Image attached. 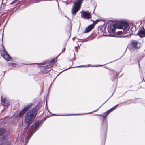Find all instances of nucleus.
<instances>
[{"mask_svg": "<svg viewBox=\"0 0 145 145\" xmlns=\"http://www.w3.org/2000/svg\"><path fill=\"white\" fill-rule=\"evenodd\" d=\"M37 111L35 108H33L27 112L24 116V122L26 125V129H28L29 124L31 123L32 120L36 116Z\"/></svg>", "mask_w": 145, "mask_h": 145, "instance_id": "1", "label": "nucleus"}, {"mask_svg": "<svg viewBox=\"0 0 145 145\" xmlns=\"http://www.w3.org/2000/svg\"><path fill=\"white\" fill-rule=\"evenodd\" d=\"M116 28L122 29L121 32L124 33H127L129 29L128 24L125 21H121L119 24H114L112 26V31L113 32H114Z\"/></svg>", "mask_w": 145, "mask_h": 145, "instance_id": "2", "label": "nucleus"}, {"mask_svg": "<svg viewBox=\"0 0 145 145\" xmlns=\"http://www.w3.org/2000/svg\"><path fill=\"white\" fill-rule=\"evenodd\" d=\"M39 124V121H37L36 122L34 125H33L31 127V129L30 130H32V131L31 133V134L29 135L27 133V135H25L23 139V140L24 141H25L26 143L27 142L31 136L37 130V128L38 127Z\"/></svg>", "mask_w": 145, "mask_h": 145, "instance_id": "3", "label": "nucleus"}, {"mask_svg": "<svg viewBox=\"0 0 145 145\" xmlns=\"http://www.w3.org/2000/svg\"><path fill=\"white\" fill-rule=\"evenodd\" d=\"M76 0L77 1L74 3L72 10V14L74 15H75L76 12L79 10L81 4L84 0Z\"/></svg>", "mask_w": 145, "mask_h": 145, "instance_id": "4", "label": "nucleus"}, {"mask_svg": "<svg viewBox=\"0 0 145 145\" xmlns=\"http://www.w3.org/2000/svg\"><path fill=\"white\" fill-rule=\"evenodd\" d=\"M33 105V103H30L26 106L19 113V116L21 117L24 115L29 108L32 106Z\"/></svg>", "mask_w": 145, "mask_h": 145, "instance_id": "5", "label": "nucleus"}, {"mask_svg": "<svg viewBox=\"0 0 145 145\" xmlns=\"http://www.w3.org/2000/svg\"><path fill=\"white\" fill-rule=\"evenodd\" d=\"M119 104H117L114 107L111 108L109 110L105 112L103 115V114H99L97 115H97H98L99 116H102L104 118H106L108 115L111 112L113 111L114 109H115L118 106H119Z\"/></svg>", "mask_w": 145, "mask_h": 145, "instance_id": "6", "label": "nucleus"}, {"mask_svg": "<svg viewBox=\"0 0 145 145\" xmlns=\"http://www.w3.org/2000/svg\"><path fill=\"white\" fill-rule=\"evenodd\" d=\"M81 17L84 19L86 18L87 19H89L91 18L90 13L88 11H82L81 12Z\"/></svg>", "mask_w": 145, "mask_h": 145, "instance_id": "7", "label": "nucleus"}, {"mask_svg": "<svg viewBox=\"0 0 145 145\" xmlns=\"http://www.w3.org/2000/svg\"><path fill=\"white\" fill-rule=\"evenodd\" d=\"M1 54L4 58L7 61H8L10 60L11 59L10 56L5 50L2 51L1 52Z\"/></svg>", "mask_w": 145, "mask_h": 145, "instance_id": "8", "label": "nucleus"}, {"mask_svg": "<svg viewBox=\"0 0 145 145\" xmlns=\"http://www.w3.org/2000/svg\"><path fill=\"white\" fill-rule=\"evenodd\" d=\"M132 46L135 49H138L140 46L139 42L135 40H133L132 42Z\"/></svg>", "mask_w": 145, "mask_h": 145, "instance_id": "9", "label": "nucleus"}, {"mask_svg": "<svg viewBox=\"0 0 145 145\" xmlns=\"http://www.w3.org/2000/svg\"><path fill=\"white\" fill-rule=\"evenodd\" d=\"M138 33L140 37H145V30L144 29H140Z\"/></svg>", "mask_w": 145, "mask_h": 145, "instance_id": "10", "label": "nucleus"}, {"mask_svg": "<svg viewBox=\"0 0 145 145\" xmlns=\"http://www.w3.org/2000/svg\"><path fill=\"white\" fill-rule=\"evenodd\" d=\"M94 25L93 24H91L86 27L85 29L84 33H88L91 31L94 28Z\"/></svg>", "mask_w": 145, "mask_h": 145, "instance_id": "11", "label": "nucleus"}, {"mask_svg": "<svg viewBox=\"0 0 145 145\" xmlns=\"http://www.w3.org/2000/svg\"><path fill=\"white\" fill-rule=\"evenodd\" d=\"M55 59H53L52 60L49 62V64L48 65L45 66V67L47 68H50L51 67L53 64H54V61Z\"/></svg>", "mask_w": 145, "mask_h": 145, "instance_id": "12", "label": "nucleus"}, {"mask_svg": "<svg viewBox=\"0 0 145 145\" xmlns=\"http://www.w3.org/2000/svg\"><path fill=\"white\" fill-rule=\"evenodd\" d=\"M5 132L6 130L4 128H0V136L2 135Z\"/></svg>", "mask_w": 145, "mask_h": 145, "instance_id": "13", "label": "nucleus"}, {"mask_svg": "<svg viewBox=\"0 0 145 145\" xmlns=\"http://www.w3.org/2000/svg\"><path fill=\"white\" fill-rule=\"evenodd\" d=\"M4 106L5 107H7L10 105L9 101L7 100L3 104Z\"/></svg>", "mask_w": 145, "mask_h": 145, "instance_id": "14", "label": "nucleus"}, {"mask_svg": "<svg viewBox=\"0 0 145 145\" xmlns=\"http://www.w3.org/2000/svg\"><path fill=\"white\" fill-rule=\"evenodd\" d=\"M8 65L11 67H16V64L14 63H8Z\"/></svg>", "mask_w": 145, "mask_h": 145, "instance_id": "15", "label": "nucleus"}, {"mask_svg": "<svg viewBox=\"0 0 145 145\" xmlns=\"http://www.w3.org/2000/svg\"><path fill=\"white\" fill-rule=\"evenodd\" d=\"M2 96L1 97V102L3 103H3H4L7 101V99L6 98H4L3 99L2 98Z\"/></svg>", "mask_w": 145, "mask_h": 145, "instance_id": "16", "label": "nucleus"}, {"mask_svg": "<svg viewBox=\"0 0 145 145\" xmlns=\"http://www.w3.org/2000/svg\"><path fill=\"white\" fill-rule=\"evenodd\" d=\"M131 103V100H128L126 101V103L127 104H129Z\"/></svg>", "mask_w": 145, "mask_h": 145, "instance_id": "17", "label": "nucleus"}, {"mask_svg": "<svg viewBox=\"0 0 145 145\" xmlns=\"http://www.w3.org/2000/svg\"><path fill=\"white\" fill-rule=\"evenodd\" d=\"M89 65H88V66L86 65H81V66H77L76 67H88L89 66Z\"/></svg>", "mask_w": 145, "mask_h": 145, "instance_id": "18", "label": "nucleus"}, {"mask_svg": "<svg viewBox=\"0 0 145 145\" xmlns=\"http://www.w3.org/2000/svg\"><path fill=\"white\" fill-rule=\"evenodd\" d=\"M78 47H77L76 46H75V50L77 52L78 51Z\"/></svg>", "mask_w": 145, "mask_h": 145, "instance_id": "19", "label": "nucleus"}, {"mask_svg": "<svg viewBox=\"0 0 145 145\" xmlns=\"http://www.w3.org/2000/svg\"><path fill=\"white\" fill-rule=\"evenodd\" d=\"M131 35L130 34H129V35H126V36H123V37H130L131 36Z\"/></svg>", "mask_w": 145, "mask_h": 145, "instance_id": "20", "label": "nucleus"}, {"mask_svg": "<svg viewBox=\"0 0 145 145\" xmlns=\"http://www.w3.org/2000/svg\"><path fill=\"white\" fill-rule=\"evenodd\" d=\"M16 1L15 0H14L11 3H10V5L14 3H15L16 2Z\"/></svg>", "mask_w": 145, "mask_h": 145, "instance_id": "21", "label": "nucleus"}, {"mask_svg": "<svg viewBox=\"0 0 145 145\" xmlns=\"http://www.w3.org/2000/svg\"><path fill=\"white\" fill-rule=\"evenodd\" d=\"M104 124L105 125L106 128L107 129V123H104L103 125Z\"/></svg>", "mask_w": 145, "mask_h": 145, "instance_id": "22", "label": "nucleus"}, {"mask_svg": "<svg viewBox=\"0 0 145 145\" xmlns=\"http://www.w3.org/2000/svg\"><path fill=\"white\" fill-rule=\"evenodd\" d=\"M65 48L59 54V55L57 56V57L58 56L61 54V53L63 52L65 50Z\"/></svg>", "mask_w": 145, "mask_h": 145, "instance_id": "23", "label": "nucleus"}, {"mask_svg": "<svg viewBox=\"0 0 145 145\" xmlns=\"http://www.w3.org/2000/svg\"><path fill=\"white\" fill-rule=\"evenodd\" d=\"M102 65H92L91 66V67H97L98 66H102Z\"/></svg>", "mask_w": 145, "mask_h": 145, "instance_id": "24", "label": "nucleus"}, {"mask_svg": "<svg viewBox=\"0 0 145 145\" xmlns=\"http://www.w3.org/2000/svg\"><path fill=\"white\" fill-rule=\"evenodd\" d=\"M91 112H89V113H88L83 114H91Z\"/></svg>", "mask_w": 145, "mask_h": 145, "instance_id": "25", "label": "nucleus"}, {"mask_svg": "<svg viewBox=\"0 0 145 145\" xmlns=\"http://www.w3.org/2000/svg\"><path fill=\"white\" fill-rule=\"evenodd\" d=\"M44 64L45 63H40V64H42V65H44Z\"/></svg>", "mask_w": 145, "mask_h": 145, "instance_id": "26", "label": "nucleus"}, {"mask_svg": "<svg viewBox=\"0 0 145 145\" xmlns=\"http://www.w3.org/2000/svg\"><path fill=\"white\" fill-rule=\"evenodd\" d=\"M53 115L55 116H60L59 115H57L56 114H53Z\"/></svg>", "mask_w": 145, "mask_h": 145, "instance_id": "27", "label": "nucleus"}, {"mask_svg": "<svg viewBox=\"0 0 145 145\" xmlns=\"http://www.w3.org/2000/svg\"><path fill=\"white\" fill-rule=\"evenodd\" d=\"M101 107V106H100V107L99 108H98V109H97V110H96L95 111H97V110H98V109H99V108ZM94 112H95V111H94Z\"/></svg>", "mask_w": 145, "mask_h": 145, "instance_id": "28", "label": "nucleus"}, {"mask_svg": "<svg viewBox=\"0 0 145 145\" xmlns=\"http://www.w3.org/2000/svg\"><path fill=\"white\" fill-rule=\"evenodd\" d=\"M40 1V0L38 1V0H37V2H38Z\"/></svg>", "mask_w": 145, "mask_h": 145, "instance_id": "29", "label": "nucleus"}, {"mask_svg": "<svg viewBox=\"0 0 145 145\" xmlns=\"http://www.w3.org/2000/svg\"><path fill=\"white\" fill-rule=\"evenodd\" d=\"M75 39V37H74L73 38V40H74Z\"/></svg>", "mask_w": 145, "mask_h": 145, "instance_id": "30", "label": "nucleus"}, {"mask_svg": "<svg viewBox=\"0 0 145 145\" xmlns=\"http://www.w3.org/2000/svg\"><path fill=\"white\" fill-rule=\"evenodd\" d=\"M70 68H68V69H69ZM67 69H66L65 70H64L63 71H65V70H67Z\"/></svg>", "mask_w": 145, "mask_h": 145, "instance_id": "31", "label": "nucleus"}, {"mask_svg": "<svg viewBox=\"0 0 145 145\" xmlns=\"http://www.w3.org/2000/svg\"><path fill=\"white\" fill-rule=\"evenodd\" d=\"M19 0H15V1H19Z\"/></svg>", "mask_w": 145, "mask_h": 145, "instance_id": "32", "label": "nucleus"}, {"mask_svg": "<svg viewBox=\"0 0 145 145\" xmlns=\"http://www.w3.org/2000/svg\"><path fill=\"white\" fill-rule=\"evenodd\" d=\"M46 106H47V102H46Z\"/></svg>", "mask_w": 145, "mask_h": 145, "instance_id": "33", "label": "nucleus"}, {"mask_svg": "<svg viewBox=\"0 0 145 145\" xmlns=\"http://www.w3.org/2000/svg\"><path fill=\"white\" fill-rule=\"evenodd\" d=\"M33 64H37V63H34Z\"/></svg>", "mask_w": 145, "mask_h": 145, "instance_id": "34", "label": "nucleus"}, {"mask_svg": "<svg viewBox=\"0 0 145 145\" xmlns=\"http://www.w3.org/2000/svg\"><path fill=\"white\" fill-rule=\"evenodd\" d=\"M4 74H5V72H4Z\"/></svg>", "mask_w": 145, "mask_h": 145, "instance_id": "35", "label": "nucleus"}, {"mask_svg": "<svg viewBox=\"0 0 145 145\" xmlns=\"http://www.w3.org/2000/svg\"><path fill=\"white\" fill-rule=\"evenodd\" d=\"M4 74H5V72H4Z\"/></svg>", "mask_w": 145, "mask_h": 145, "instance_id": "36", "label": "nucleus"}, {"mask_svg": "<svg viewBox=\"0 0 145 145\" xmlns=\"http://www.w3.org/2000/svg\"><path fill=\"white\" fill-rule=\"evenodd\" d=\"M118 75V74H117L116 76H117Z\"/></svg>", "mask_w": 145, "mask_h": 145, "instance_id": "37", "label": "nucleus"}, {"mask_svg": "<svg viewBox=\"0 0 145 145\" xmlns=\"http://www.w3.org/2000/svg\"><path fill=\"white\" fill-rule=\"evenodd\" d=\"M144 81L145 82V80Z\"/></svg>", "mask_w": 145, "mask_h": 145, "instance_id": "38", "label": "nucleus"}]
</instances>
